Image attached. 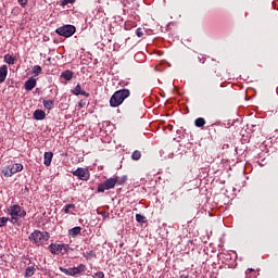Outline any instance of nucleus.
<instances>
[{
	"instance_id": "obj_1",
	"label": "nucleus",
	"mask_w": 278,
	"mask_h": 278,
	"mask_svg": "<svg viewBox=\"0 0 278 278\" xmlns=\"http://www.w3.org/2000/svg\"><path fill=\"white\" fill-rule=\"evenodd\" d=\"M131 92L129 89H121L113 93V96L110 99V105L111 108H118V105H123V101L127 99Z\"/></svg>"
},
{
	"instance_id": "obj_2",
	"label": "nucleus",
	"mask_w": 278,
	"mask_h": 278,
	"mask_svg": "<svg viewBox=\"0 0 278 278\" xmlns=\"http://www.w3.org/2000/svg\"><path fill=\"white\" fill-rule=\"evenodd\" d=\"M28 239L34 244H37V247H40V244H45V242H47V240H49V233L41 232L40 230H35L34 232L30 233Z\"/></svg>"
},
{
	"instance_id": "obj_3",
	"label": "nucleus",
	"mask_w": 278,
	"mask_h": 278,
	"mask_svg": "<svg viewBox=\"0 0 278 278\" xmlns=\"http://www.w3.org/2000/svg\"><path fill=\"white\" fill-rule=\"evenodd\" d=\"M21 170H23V164L15 163L13 165L2 167L1 175H3V177H12V175H16V173H21Z\"/></svg>"
},
{
	"instance_id": "obj_4",
	"label": "nucleus",
	"mask_w": 278,
	"mask_h": 278,
	"mask_svg": "<svg viewBox=\"0 0 278 278\" xmlns=\"http://www.w3.org/2000/svg\"><path fill=\"white\" fill-rule=\"evenodd\" d=\"M59 270L61 273H64L67 277H76V275H81V273H86V265L80 264L78 267H72V268H64V267H59Z\"/></svg>"
},
{
	"instance_id": "obj_5",
	"label": "nucleus",
	"mask_w": 278,
	"mask_h": 278,
	"mask_svg": "<svg viewBox=\"0 0 278 278\" xmlns=\"http://www.w3.org/2000/svg\"><path fill=\"white\" fill-rule=\"evenodd\" d=\"M118 182V176L106 179L104 182L98 186V192H105V190H112Z\"/></svg>"
},
{
	"instance_id": "obj_6",
	"label": "nucleus",
	"mask_w": 278,
	"mask_h": 278,
	"mask_svg": "<svg viewBox=\"0 0 278 278\" xmlns=\"http://www.w3.org/2000/svg\"><path fill=\"white\" fill-rule=\"evenodd\" d=\"M10 214L12 216V223H16L17 218H25L27 212L21 207V205H13L11 206Z\"/></svg>"
},
{
	"instance_id": "obj_7",
	"label": "nucleus",
	"mask_w": 278,
	"mask_h": 278,
	"mask_svg": "<svg viewBox=\"0 0 278 278\" xmlns=\"http://www.w3.org/2000/svg\"><path fill=\"white\" fill-rule=\"evenodd\" d=\"M76 31L77 28H75L73 25H65L56 29L59 36H63L64 38H71V36H73Z\"/></svg>"
},
{
	"instance_id": "obj_8",
	"label": "nucleus",
	"mask_w": 278,
	"mask_h": 278,
	"mask_svg": "<svg viewBox=\"0 0 278 278\" xmlns=\"http://www.w3.org/2000/svg\"><path fill=\"white\" fill-rule=\"evenodd\" d=\"M50 253L52 255H64L67 252L66 245L64 244H58V243H52L49 245Z\"/></svg>"
},
{
	"instance_id": "obj_9",
	"label": "nucleus",
	"mask_w": 278,
	"mask_h": 278,
	"mask_svg": "<svg viewBox=\"0 0 278 278\" xmlns=\"http://www.w3.org/2000/svg\"><path fill=\"white\" fill-rule=\"evenodd\" d=\"M73 175L75 177H78V179H81V181H88L90 179V174L85 168H77L75 172H73Z\"/></svg>"
},
{
	"instance_id": "obj_10",
	"label": "nucleus",
	"mask_w": 278,
	"mask_h": 278,
	"mask_svg": "<svg viewBox=\"0 0 278 278\" xmlns=\"http://www.w3.org/2000/svg\"><path fill=\"white\" fill-rule=\"evenodd\" d=\"M72 93L75 94L76 97H79V94H81L83 97H90V93L83 90L81 85L79 84L74 88V90H72Z\"/></svg>"
},
{
	"instance_id": "obj_11",
	"label": "nucleus",
	"mask_w": 278,
	"mask_h": 278,
	"mask_svg": "<svg viewBox=\"0 0 278 278\" xmlns=\"http://www.w3.org/2000/svg\"><path fill=\"white\" fill-rule=\"evenodd\" d=\"M34 118L35 121H45V118H47V113L42 110H36L34 112Z\"/></svg>"
},
{
	"instance_id": "obj_12",
	"label": "nucleus",
	"mask_w": 278,
	"mask_h": 278,
	"mask_svg": "<svg viewBox=\"0 0 278 278\" xmlns=\"http://www.w3.org/2000/svg\"><path fill=\"white\" fill-rule=\"evenodd\" d=\"M5 77H8V65H2L0 67V84L5 81Z\"/></svg>"
},
{
	"instance_id": "obj_13",
	"label": "nucleus",
	"mask_w": 278,
	"mask_h": 278,
	"mask_svg": "<svg viewBox=\"0 0 278 278\" xmlns=\"http://www.w3.org/2000/svg\"><path fill=\"white\" fill-rule=\"evenodd\" d=\"M35 275H36V267L34 265L28 266L25 269V273H24L25 278L34 277Z\"/></svg>"
},
{
	"instance_id": "obj_14",
	"label": "nucleus",
	"mask_w": 278,
	"mask_h": 278,
	"mask_svg": "<svg viewBox=\"0 0 278 278\" xmlns=\"http://www.w3.org/2000/svg\"><path fill=\"white\" fill-rule=\"evenodd\" d=\"M36 88V78H29L25 83V90H33Z\"/></svg>"
},
{
	"instance_id": "obj_15",
	"label": "nucleus",
	"mask_w": 278,
	"mask_h": 278,
	"mask_svg": "<svg viewBox=\"0 0 278 278\" xmlns=\"http://www.w3.org/2000/svg\"><path fill=\"white\" fill-rule=\"evenodd\" d=\"M43 157H45L43 164L46 166H51V162L53 160V152H46Z\"/></svg>"
},
{
	"instance_id": "obj_16",
	"label": "nucleus",
	"mask_w": 278,
	"mask_h": 278,
	"mask_svg": "<svg viewBox=\"0 0 278 278\" xmlns=\"http://www.w3.org/2000/svg\"><path fill=\"white\" fill-rule=\"evenodd\" d=\"M79 233H81V227L79 226L70 229V236H72V238H76V236H79Z\"/></svg>"
},
{
	"instance_id": "obj_17",
	"label": "nucleus",
	"mask_w": 278,
	"mask_h": 278,
	"mask_svg": "<svg viewBox=\"0 0 278 278\" xmlns=\"http://www.w3.org/2000/svg\"><path fill=\"white\" fill-rule=\"evenodd\" d=\"M61 77H63V79L65 81H71V79H73V72L71 71H64L62 74H61Z\"/></svg>"
},
{
	"instance_id": "obj_18",
	"label": "nucleus",
	"mask_w": 278,
	"mask_h": 278,
	"mask_svg": "<svg viewBox=\"0 0 278 278\" xmlns=\"http://www.w3.org/2000/svg\"><path fill=\"white\" fill-rule=\"evenodd\" d=\"M41 73H42V67H40V65H35L33 67L34 77H38V75H40Z\"/></svg>"
},
{
	"instance_id": "obj_19",
	"label": "nucleus",
	"mask_w": 278,
	"mask_h": 278,
	"mask_svg": "<svg viewBox=\"0 0 278 278\" xmlns=\"http://www.w3.org/2000/svg\"><path fill=\"white\" fill-rule=\"evenodd\" d=\"M195 127H204L205 126V118L199 117L194 121Z\"/></svg>"
},
{
	"instance_id": "obj_20",
	"label": "nucleus",
	"mask_w": 278,
	"mask_h": 278,
	"mask_svg": "<svg viewBox=\"0 0 278 278\" xmlns=\"http://www.w3.org/2000/svg\"><path fill=\"white\" fill-rule=\"evenodd\" d=\"M53 100H43V106L46 110H53Z\"/></svg>"
},
{
	"instance_id": "obj_21",
	"label": "nucleus",
	"mask_w": 278,
	"mask_h": 278,
	"mask_svg": "<svg viewBox=\"0 0 278 278\" xmlns=\"http://www.w3.org/2000/svg\"><path fill=\"white\" fill-rule=\"evenodd\" d=\"M4 62H7V64H14V62H16V59L10 54L4 55Z\"/></svg>"
},
{
	"instance_id": "obj_22",
	"label": "nucleus",
	"mask_w": 278,
	"mask_h": 278,
	"mask_svg": "<svg viewBox=\"0 0 278 278\" xmlns=\"http://www.w3.org/2000/svg\"><path fill=\"white\" fill-rule=\"evenodd\" d=\"M140 157H142V153L140 151L136 150L132 152V154H131L132 160L138 161V160H140Z\"/></svg>"
},
{
	"instance_id": "obj_23",
	"label": "nucleus",
	"mask_w": 278,
	"mask_h": 278,
	"mask_svg": "<svg viewBox=\"0 0 278 278\" xmlns=\"http://www.w3.org/2000/svg\"><path fill=\"white\" fill-rule=\"evenodd\" d=\"M75 207V204H67L64 207V212L65 214H71V210H73Z\"/></svg>"
},
{
	"instance_id": "obj_24",
	"label": "nucleus",
	"mask_w": 278,
	"mask_h": 278,
	"mask_svg": "<svg viewBox=\"0 0 278 278\" xmlns=\"http://www.w3.org/2000/svg\"><path fill=\"white\" fill-rule=\"evenodd\" d=\"M8 224V217H0V227H5Z\"/></svg>"
},
{
	"instance_id": "obj_25",
	"label": "nucleus",
	"mask_w": 278,
	"mask_h": 278,
	"mask_svg": "<svg viewBox=\"0 0 278 278\" xmlns=\"http://www.w3.org/2000/svg\"><path fill=\"white\" fill-rule=\"evenodd\" d=\"M136 36H138V38H142V36H144V31L142 30V28H137Z\"/></svg>"
},
{
	"instance_id": "obj_26",
	"label": "nucleus",
	"mask_w": 278,
	"mask_h": 278,
	"mask_svg": "<svg viewBox=\"0 0 278 278\" xmlns=\"http://www.w3.org/2000/svg\"><path fill=\"white\" fill-rule=\"evenodd\" d=\"M136 220H137V223H144V216H142L141 214H137Z\"/></svg>"
},
{
	"instance_id": "obj_27",
	"label": "nucleus",
	"mask_w": 278,
	"mask_h": 278,
	"mask_svg": "<svg viewBox=\"0 0 278 278\" xmlns=\"http://www.w3.org/2000/svg\"><path fill=\"white\" fill-rule=\"evenodd\" d=\"M68 3H75V0H63L61 5H68Z\"/></svg>"
},
{
	"instance_id": "obj_28",
	"label": "nucleus",
	"mask_w": 278,
	"mask_h": 278,
	"mask_svg": "<svg viewBox=\"0 0 278 278\" xmlns=\"http://www.w3.org/2000/svg\"><path fill=\"white\" fill-rule=\"evenodd\" d=\"M94 277L96 278H103V277H105V274H103V271H98V273L94 274Z\"/></svg>"
},
{
	"instance_id": "obj_29",
	"label": "nucleus",
	"mask_w": 278,
	"mask_h": 278,
	"mask_svg": "<svg viewBox=\"0 0 278 278\" xmlns=\"http://www.w3.org/2000/svg\"><path fill=\"white\" fill-rule=\"evenodd\" d=\"M20 5H22V8H25V5H27V1L28 0H17Z\"/></svg>"
},
{
	"instance_id": "obj_30",
	"label": "nucleus",
	"mask_w": 278,
	"mask_h": 278,
	"mask_svg": "<svg viewBox=\"0 0 278 278\" xmlns=\"http://www.w3.org/2000/svg\"><path fill=\"white\" fill-rule=\"evenodd\" d=\"M250 273H255V269H253V268H248L247 271H245V275H249Z\"/></svg>"
},
{
	"instance_id": "obj_31",
	"label": "nucleus",
	"mask_w": 278,
	"mask_h": 278,
	"mask_svg": "<svg viewBox=\"0 0 278 278\" xmlns=\"http://www.w3.org/2000/svg\"><path fill=\"white\" fill-rule=\"evenodd\" d=\"M198 60H199V62H201L202 64H205V58H203V56H202V58H201V56H199V58H198Z\"/></svg>"
},
{
	"instance_id": "obj_32",
	"label": "nucleus",
	"mask_w": 278,
	"mask_h": 278,
	"mask_svg": "<svg viewBox=\"0 0 278 278\" xmlns=\"http://www.w3.org/2000/svg\"><path fill=\"white\" fill-rule=\"evenodd\" d=\"M127 181V176H123L122 184H125Z\"/></svg>"
},
{
	"instance_id": "obj_33",
	"label": "nucleus",
	"mask_w": 278,
	"mask_h": 278,
	"mask_svg": "<svg viewBox=\"0 0 278 278\" xmlns=\"http://www.w3.org/2000/svg\"><path fill=\"white\" fill-rule=\"evenodd\" d=\"M179 278H190V277H188L186 275H181Z\"/></svg>"
}]
</instances>
